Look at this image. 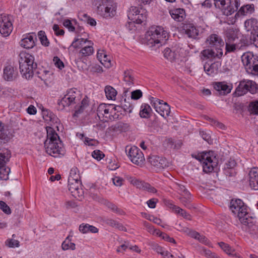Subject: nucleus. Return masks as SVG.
Listing matches in <instances>:
<instances>
[{
	"instance_id": "1a4fd4ad",
	"label": "nucleus",
	"mask_w": 258,
	"mask_h": 258,
	"mask_svg": "<svg viewBox=\"0 0 258 258\" xmlns=\"http://www.w3.org/2000/svg\"><path fill=\"white\" fill-rule=\"evenodd\" d=\"M127 17L130 20L137 24H142L147 20V12L145 9L131 7Z\"/></svg>"
},
{
	"instance_id": "b1692460",
	"label": "nucleus",
	"mask_w": 258,
	"mask_h": 258,
	"mask_svg": "<svg viewBox=\"0 0 258 258\" xmlns=\"http://www.w3.org/2000/svg\"><path fill=\"white\" fill-rule=\"evenodd\" d=\"M244 26L247 31H250L251 34H258V21L256 19L251 18L246 20Z\"/></svg>"
},
{
	"instance_id": "72a5a7b5",
	"label": "nucleus",
	"mask_w": 258,
	"mask_h": 258,
	"mask_svg": "<svg viewBox=\"0 0 258 258\" xmlns=\"http://www.w3.org/2000/svg\"><path fill=\"white\" fill-rule=\"evenodd\" d=\"M111 106L112 107L110 108V109H112V111L110 110L109 112L111 115L110 121L120 118V114L118 113L120 107L119 106H115L112 104H111Z\"/></svg>"
},
{
	"instance_id": "4be33fe9",
	"label": "nucleus",
	"mask_w": 258,
	"mask_h": 258,
	"mask_svg": "<svg viewBox=\"0 0 258 258\" xmlns=\"http://www.w3.org/2000/svg\"><path fill=\"white\" fill-rule=\"evenodd\" d=\"M249 182L250 187L258 190V168L253 167L249 172Z\"/></svg>"
},
{
	"instance_id": "5fc2aeb1",
	"label": "nucleus",
	"mask_w": 258,
	"mask_h": 258,
	"mask_svg": "<svg viewBox=\"0 0 258 258\" xmlns=\"http://www.w3.org/2000/svg\"><path fill=\"white\" fill-rule=\"evenodd\" d=\"M180 201L186 207L189 208V202L190 200V195L188 193V195L186 194L181 196L179 198Z\"/></svg>"
},
{
	"instance_id": "4c0bfd02",
	"label": "nucleus",
	"mask_w": 258,
	"mask_h": 258,
	"mask_svg": "<svg viewBox=\"0 0 258 258\" xmlns=\"http://www.w3.org/2000/svg\"><path fill=\"white\" fill-rule=\"evenodd\" d=\"M14 89L8 87H0V97H9L14 95Z\"/></svg>"
},
{
	"instance_id": "0e129e2a",
	"label": "nucleus",
	"mask_w": 258,
	"mask_h": 258,
	"mask_svg": "<svg viewBox=\"0 0 258 258\" xmlns=\"http://www.w3.org/2000/svg\"><path fill=\"white\" fill-rule=\"evenodd\" d=\"M92 156L94 158L99 161L104 157V154L100 150H94L92 153Z\"/></svg>"
},
{
	"instance_id": "864d4df0",
	"label": "nucleus",
	"mask_w": 258,
	"mask_h": 258,
	"mask_svg": "<svg viewBox=\"0 0 258 258\" xmlns=\"http://www.w3.org/2000/svg\"><path fill=\"white\" fill-rule=\"evenodd\" d=\"M248 111L251 114L258 115V101L252 102L249 104Z\"/></svg>"
},
{
	"instance_id": "7ed1b4c3",
	"label": "nucleus",
	"mask_w": 258,
	"mask_h": 258,
	"mask_svg": "<svg viewBox=\"0 0 258 258\" xmlns=\"http://www.w3.org/2000/svg\"><path fill=\"white\" fill-rule=\"evenodd\" d=\"M168 38V33L161 26L152 27L145 34L144 43L150 47H159Z\"/></svg>"
},
{
	"instance_id": "0eeeda50",
	"label": "nucleus",
	"mask_w": 258,
	"mask_h": 258,
	"mask_svg": "<svg viewBox=\"0 0 258 258\" xmlns=\"http://www.w3.org/2000/svg\"><path fill=\"white\" fill-rule=\"evenodd\" d=\"M116 5L111 0H102L97 6V13L105 18L113 17L116 14Z\"/></svg>"
},
{
	"instance_id": "ddd939ff",
	"label": "nucleus",
	"mask_w": 258,
	"mask_h": 258,
	"mask_svg": "<svg viewBox=\"0 0 258 258\" xmlns=\"http://www.w3.org/2000/svg\"><path fill=\"white\" fill-rule=\"evenodd\" d=\"M149 161L157 172L169 166V162L164 157L153 155L149 157Z\"/></svg>"
},
{
	"instance_id": "3c124183",
	"label": "nucleus",
	"mask_w": 258,
	"mask_h": 258,
	"mask_svg": "<svg viewBox=\"0 0 258 258\" xmlns=\"http://www.w3.org/2000/svg\"><path fill=\"white\" fill-rule=\"evenodd\" d=\"M214 1L215 7L223 11L226 5L230 4V0H214Z\"/></svg>"
},
{
	"instance_id": "603ef678",
	"label": "nucleus",
	"mask_w": 258,
	"mask_h": 258,
	"mask_svg": "<svg viewBox=\"0 0 258 258\" xmlns=\"http://www.w3.org/2000/svg\"><path fill=\"white\" fill-rule=\"evenodd\" d=\"M233 4H234V8L230 9L229 10L225 11V15L226 16L231 15L234 12L237 11L238 8L240 6V3L239 0H234L233 2Z\"/></svg>"
},
{
	"instance_id": "8fccbe9b",
	"label": "nucleus",
	"mask_w": 258,
	"mask_h": 258,
	"mask_svg": "<svg viewBox=\"0 0 258 258\" xmlns=\"http://www.w3.org/2000/svg\"><path fill=\"white\" fill-rule=\"evenodd\" d=\"M207 119L210 121V124L216 127H217L220 129H222V130L225 129V126L224 125V124H223L222 123H221L220 122H219L218 120H216L215 119L210 117H207Z\"/></svg>"
},
{
	"instance_id": "09e8293b",
	"label": "nucleus",
	"mask_w": 258,
	"mask_h": 258,
	"mask_svg": "<svg viewBox=\"0 0 258 258\" xmlns=\"http://www.w3.org/2000/svg\"><path fill=\"white\" fill-rule=\"evenodd\" d=\"M80 17L82 21L87 22V24L92 26H94L96 25V22L95 19L88 16L86 14H83L80 15Z\"/></svg>"
},
{
	"instance_id": "f257e3e1",
	"label": "nucleus",
	"mask_w": 258,
	"mask_h": 258,
	"mask_svg": "<svg viewBox=\"0 0 258 258\" xmlns=\"http://www.w3.org/2000/svg\"><path fill=\"white\" fill-rule=\"evenodd\" d=\"M230 209L238 217L243 231L251 233L255 230V223L252 217L248 215L247 207L241 200L232 199L230 202Z\"/></svg>"
},
{
	"instance_id": "cd10ccee",
	"label": "nucleus",
	"mask_w": 258,
	"mask_h": 258,
	"mask_svg": "<svg viewBox=\"0 0 258 258\" xmlns=\"http://www.w3.org/2000/svg\"><path fill=\"white\" fill-rule=\"evenodd\" d=\"M123 81L125 82L126 85L128 86L134 85L135 78L132 70L124 71Z\"/></svg>"
},
{
	"instance_id": "f03ea898",
	"label": "nucleus",
	"mask_w": 258,
	"mask_h": 258,
	"mask_svg": "<svg viewBox=\"0 0 258 258\" xmlns=\"http://www.w3.org/2000/svg\"><path fill=\"white\" fill-rule=\"evenodd\" d=\"M47 139L44 142L46 152L55 158L60 157L65 154L62 143L55 130L51 127H46Z\"/></svg>"
},
{
	"instance_id": "f704fd0d",
	"label": "nucleus",
	"mask_w": 258,
	"mask_h": 258,
	"mask_svg": "<svg viewBox=\"0 0 258 258\" xmlns=\"http://www.w3.org/2000/svg\"><path fill=\"white\" fill-rule=\"evenodd\" d=\"M75 98H61L58 101V105L60 109H63L65 106H69L75 100Z\"/></svg>"
},
{
	"instance_id": "6ab92c4d",
	"label": "nucleus",
	"mask_w": 258,
	"mask_h": 258,
	"mask_svg": "<svg viewBox=\"0 0 258 258\" xmlns=\"http://www.w3.org/2000/svg\"><path fill=\"white\" fill-rule=\"evenodd\" d=\"M182 50L181 48L176 45L171 48H166L164 51V56L170 61H173L179 58Z\"/></svg>"
},
{
	"instance_id": "c85d7f7f",
	"label": "nucleus",
	"mask_w": 258,
	"mask_h": 258,
	"mask_svg": "<svg viewBox=\"0 0 258 258\" xmlns=\"http://www.w3.org/2000/svg\"><path fill=\"white\" fill-rule=\"evenodd\" d=\"M185 33L189 38L196 39L199 35V31L192 24H188L185 29Z\"/></svg>"
},
{
	"instance_id": "338daca9",
	"label": "nucleus",
	"mask_w": 258,
	"mask_h": 258,
	"mask_svg": "<svg viewBox=\"0 0 258 258\" xmlns=\"http://www.w3.org/2000/svg\"><path fill=\"white\" fill-rule=\"evenodd\" d=\"M63 26L68 28L70 32H75V27L73 25L72 22L69 20L66 19L63 22Z\"/></svg>"
},
{
	"instance_id": "13d9d810",
	"label": "nucleus",
	"mask_w": 258,
	"mask_h": 258,
	"mask_svg": "<svg viewBox=\"0 0 258 258\" xmlns=\"http://www.w3.org/2000/svg\"><path fill=\"white\" fill-rule=\"evenodd\" d=\"M226 36L230 42L233 41L237 38V32L233 29H229L227 31Z\"/></svg>"
},
{
	"instance_id": "a19ab883",
	"label": "nucleus",
	"mask_w": 258,
	"mask_h": 258,
	"mask_svg": "<svg viewBox=\"0 0 258 258\" xmlns=\"http://www.w3.org/2000/svg\"><path fill=\"white\" fill-rule=\"evenodd\" d=\"M80 179L81 177L78 169L76 167H73L70 171L68 179L81 180Z\"/></svg>"
},
{
	"instance_id": "58836bf2",
	"label": "nucleus",
	"mask_w": 258,
	"mask_h": 258,
	"mask_svg": "<svg viewBox=\"0 0 258 258\" xmlns=\"http://www.w3.org/2000/svg\"><path fill=\"white\" fill-rule=\"evenodd\" d=\"M104 221L107 225L111 227L118 228L121 230H123V226L121 224L119 223L117 221L113 219L107 218L105 219Z\"/></svg>"
},
{
	"instance_id": "69168bd1",
	"label": "nucleus",
	"mask_w": 258,
	"mask_h": 258,
	"mask_svg": "<svg viewBox=\"0 0 258 258\" xmlns=\"http://www.w3.org/2000/svg\"><path fill=\"white\" fill-rule=\"evenodd\" d=\"M10 157L9 154L6 156L5 153H0V168L6 164L9 161Z\"/></svg>"
},
{
	"instance_id": "9d476101",
	"label": "nucleus",
	"mask_w": 258,
	"mask_h": 258,
	"mask_svg": "<svg viewBox=\"0 0 258 258\" xmlns=\"http://www.w3.org/2000/svg\"><path fill=\"white\" fill-rule=\"evenodd\" d=\"M128 146L126 147L125 152L130 160L136 165H142L145 161L142 152L136 146L130 147L128 149Z\"/></svg>"
},
{
	"instance_id": "e2e57ef3",
	"label": "nucleus",
	"mask_w": 258,
	"mask_h": 258,
	"mask_svg": "<svg viewBox=\"0 0 258 258\" xmlns=\"http://www.w3.org/2000/svg\"><path fill=\"white\" fill-rule=\"evenodd\" d=\"M42 112L43 117L45 116L48 118H46V120H51L52 119H53L54 115L52 112H51L50 111L48 110L47 109L44 108L43 107L42 109Z\"/></svg>"
},
{
	"instance_id": "aec40b11",
	"label": "nucleus",
	"mask_w": 258,
	"mask_h": 258,
	"mask_svg": "<svg viewBox=\"0 0 258 258\" xmlns=\"http://www.w3.org/2000/svg\"><path fill=\"white\" fill-rule=\"evenodd\" d=\"M18 75V72L16 67L11 64L4 67L3 77L5 80L13 81L17 78Z\"/></svg>"
},
{
	"instance_id": "20e7f679",
	"label": "nucleus",
	"mask_w": 258,
	"mask_h": 258,
	"mask_svg": "<svg viewBox=\"0 0 258 258\" xmlns=\"http://www.w3.org/2000/svg\"><path fill=\"white\" fill-rule=\"evenodd\" d=\"M19 57L20 71L22 77L27 80L31 79L34 75V70L37 68L34 57L28 53L22 52Z\"/></svg>"
},
{
	"instance_id": "79ce46f5",
	"label": "nucleus",
	"mask_w": 258,
	"mask_h": 258,
	"mask_svg": "<svg viewBox=\"0 0 258 258\" xmlns=\"http://www.w3.org/2000/svg\"><path fill=\"white\" fill-rule=\"evenodd\" d=\"M61 247L63 250H66L69 249L74 250L76 248L75 244L71 242L69 240V237H67L66 240L62 242Z\"/></svg>"
},
{
	"instance_id": "6e6552de",
	"label": "nucleus",
	"mask_w": 258,
	"mask_h": 258,
	"mask_svg": "<svg viewBox=\"0 0 258 258\" xmlns=\"http://www.w3.org/2000/svg\"><path fill=\"white\" fill-rule=\"evenodd\" d=\"M248 92L252 94L257 93L258 85L253 81L243 80L239 82L234 93L240 97L245 95Z\"/></svg>"
},
{
	"instance_id": "2eb2a0df",
	"label": "nucleus",
	"mask_w": 258,
	"mask_h": 258,
	"mask_svg": "<svg viewBox=\"0 0 258 258\" xmlns=\"http://www.w3.org/2000/svg\"><path fill=\"white\" fill-rule=\"evenodd\" d=\"M111 104H101L97 108V115L100 119L103 122H108L110 120V111H112Z\"/></svg>"
},
{
	"instance_id": "bf43d9fd",
	"label": "nucleus",
	"mask_w": 258,
	"mask_h": 258,
	"mask_svg": "<svg viewBox=\"0 0 258 258\" xmlns=\"http://www.w3.org/2000/svg\"><path fill=\"white\" fill-rule=\"evenodd\" d=\"M6 245L9 247H18L20 246V242L17 240L12 239H8L5 242Z\"/></svg>"
},
{
	"instance_id": "5701e85b",
	"label": "nucleus",
	"mask_w": 258,
	"mask_h": 258,
	"mask_svg": "<svg viewBox=\"0 0 258 258\" xmlns=\"http://www.w3.org/2000/svg\"><path fill=\"white\" fill-rule=\"evenodd\" d=\"M216 51L207 49L203 50L201 54L205 59L220 58L223 55L222 49H218Z\"/></svg>"
},
{
	"instance_id": "de8ad7c7",
	"label": "nucleus",
	"mask_w": 258,
	"mask_h": 258,
	"mask_svg": "<svg viewBox=\"0 0 258 258\" xmlns=\"http://www.w3.org/2000/svg\"><path fill=\"white\" fill-rule=\"evenodd\" d=\"M114 128L118 131L126 132L130 128V125L127 123L119 122L114 126Z\"/></svg>"
},
{
	"instance_id": "c756f323",
	"label": "nucleus",
	"mask_w": 258,
	"mask_h": 258,
	"mask_svg": "<svg viewBox=\"0 0 258 258\" xmlns=\"http://www.w3.org/2000/svg\"><path fill=\"white\" fill-rule=\"evenodd\" d=\"M89 98H84L81 101V105H77L76 107V110L73 116L77 117L79 114L81 113L83 110L89 106Z\"/></svg>"
},
{
	"instance_id": "bb28decb",
	"label": "nucleus",
	"mask_w": 258,
	"mask_h": 258,
	"mask_svg": "<svg viewBox=\"0 0 258 258\" xmlns=\"http://www.w3.org/2000/svg\"><path fill=\"white\" fill-rule=\"evenodd\" d=\"M171 17L175 21L181 22L185 16V11L183 9H175L171 10L169 12Z\"/></svg>"
},
{
	"instance_id": "c03bdc74",
	"label": "nucleus",
	"mask_w": 258,
	"mask_h": 258,
	"mask_svg": "<svg viewBox=\"0 0 258 258\" xmlns=\"http://www.w3.org/2000/svg\"><path fill=\"white\" fill-rule=\"evenodd\" d=\"M104 91L106 97H116L117 91L112 86L108 85L105 87Z\"/></svg>"
},
{
	"instance_id": "39448f33",
	"label": "nucleus",
	"mask_w": 258,
	"mask_h": 258,
	"mask_svg": "<svg viewBox=\"0 0 258 258\" xmlns=\"http://www.w3.org/2000/svg\"><path fill=\"white\" fill-rule=\"evenodd\" d=\"M196 159L202 164L203 171L207 173L212 172L218 164V159L213 151L203 152Z\"/></svg>"
},
{
	"instance_id": "393cba45",
	"label": "nucleus",
	"mask_w": 258,
	"mask_h": 258,
	"mask_svg": "<svg viewBox=\"0 0 258 258\" xmlns=\"http://www.w3.org/2000/svg\"><path fill=\"white\" fill-rule=\"evenodd\" d=\"M254 12V6L253 4H248L242 6L236 13L235 17L245 16L251 14Z\"/></svg>"
},
{
	"instance_id": "49530a36",
	"label": "nucleus",
	"mask_w": 258,
	"mask_h": 258,
	"mask_svg": "<svg viewBox=\"0 0 258 258\" xmlns=\"http://www.w3.org/2000/svg\"><path fill=\"white\" fill-rule=\"evenodd\" d=\"M94 51V49L92 46H86L82 48L80 51V53L82 54V56H87L93 54Z\"/></svg>"
},
{
	"instance_id": "2f4dec72",
	"label": "nucleus",
	"mask_w": 258,
	"mask_h": 258,
	"mask_svg": "<svg viewBox=\"0 0 258 258\" xmlns=\"http://www.w3.org/2000/svg\"><path fill=\"white\" fill-rule=\"evenodd\" d=\"M244 41V39H240V41L241 42V44L240 46L238 44H231L228 43V42H226L225 49L226 50V52H231L234 51L237 48L240 49L242 47H245L246 46V43L244 42H242V41Z\"/></svg>"
},
{
	"instance_id": "f3484780",
	"label": "nucleus",
	"mask_w": 258,
	"mask_h": 258,
	"mask_svg": "<svg viewBox=\"0 0 258 258\" xmlns=\"http://www.w3.org/2000/svg\"><path fill=\"white\" fill-rule=\"evenodd\" d=\"M69 190L75 198L80 197L83 195V191L81 186V180L68 179Z\"/></svg>"
},
{
	"instance_id": "e433bc0d",
	"label": "nucleus",
	"mask_w": 258,
	"mask_h": 258,
	"mask_svg": "<svg viewBox=\"0 0 258 258\" xmlns=\"http://www.w3.org/2000/svg\"><path fill=\"white\" fill-rule=\"evenodd\" d=\"M120 108H122L124 111L131 112L132 110V106L129 101H127L126 98H123L120 101V105H118Z\"/></svg>"
},
{
	"instance_id": "6e6d98bb",
	"label": "nucleus",
	"mask_w": 258,
	"mask_h": 258,
	"mask_svg": "<svg viewBox=\"0 0 258 258\" xmlns=\"http://www.w3.org/2000/svg\"><path fill=\"white\" fill-rule=\"evenodd\" d=\"M81 96L80 91L77 88H72L67 91V93L64 97H80Z\"/></svg>"
},
{
	"instance_id": "dca6fc26",
	"label": "nucleus",
	"mask_w": 258,
	"mask_h": 258,
	"mask_svg": "<svg viewBox=\"0 0 258 258\" xmlns=\"http://www.w3.org/2000/svg\"><path fill=\"white\" fill-rule=\"evenodd\" d=\"M206 44L210 47H214L216 50L222 49L224 45V42L221 37L216 34H212L209 36L206 40Z\"/></svg>"
},
{
	"instance_id": "f8f14e48",
	"label": "nucleus",
	"mask_w": 258,
	"mask_h": 258,
	"mask_svg": "<svg viewBox=\"0 0 258 258\" xmlns=\"http://www.w3.org/2000/svg\"><path fill=\"white\" fill-rule=\"evenodd\" d=\"M13 30L11 17L6 14L0 15V33L4 37L10 35Z\"/></svg>"
},
{
	"instance_id": "c9c22d12",
	"label": "nucleus",
	"mask_w": 258,
	"mask_h": 258,
	"mask_svg": "<svg viewBox=\"0 0 258 258\" xmlns=\"http://www.w3.org/2000/svg\"><path fill=\"white\" fill-rule=\"evenodd\" d=\"M220 247L228 255L233 256L234 254V249L229 246V244L223 242L218 243Z\"/></svg>"
},
{
	"instance_id": "4468645a",
	"label": "nucleus",
	"mask_w": 258,
	"mask_h": 258,
	"mask_svg": "<svg viewBox=\"0 0 258 258\" xmlns=\"http://www.w3.org/2000/svg\"><path fill=\"white\" fill-rule=\"evenodd\" d=\"M214 92L217 95H227L232 89L231 84L228 85L225 82H217L213 83Z\"/></svg>"
},
{
	"instance_id": "ea45409f",
	"label": "nucleus",
	"mask_w": 258,
	"mask_h": 258,
	"mask_svg": "<svg viewBox=\"0 0 258 258\" xmlns=\"http://www.w3.org/2000/svg\"><path fill=\"white\" fill-rule=\"evenodd\" d=\"M10 172V168L7 167L6 164L0 168V178L2 180H7Z\"/></svg>"
},
{
	"instance_id": "37998d69",
	"label": "nucleus",
	"mask_w": 258,
	"mask_h": 258,
	"mask_svg": "<svg viewBox=\"0 0 258 258\" xmlns=\"http://www.w3.org/2000/svg\"><path fill=\"white\" fill-rule=\"evenodd\" d=\"M87 41H88L87 39L76 38L73 41L71 46L76 49L80 48Z\"/></svg>"
},
{
	"instance_id": "412c9836",
	"label": "nucleus",
	"mask_w": 258,
	"mask_h": 258,
	"mask_svg": "<svg viewBox=\"0 0 258 258\" xmlns=\"http://www.w3.org/2000/svg\"><path fill=\"white\" fill-rule=\"evenodd\" d=\"M35 39H36V36L34 33H29L21 41V45L27 49L33 48L35 44Z\"/></svg>"
},
{
	"instance_id": "a878e982",
	"label": "nucleus",
	"mask_w": 258,
	"mask_h": 258,
	"mask_svg": "<svg viewBox=\"0 0 258 258\" xmlns=\"http://www.w3.org/2000/svg\"><path fill=\"white\" fill-rule=\"evenodd\" d=\"M131 179V182L133 184L137 185V186H139L140 184H141L143 189L147 190L151 193H155L157 192L156 189L149 183L146 182L141 183V181L138 180L135 178Z\"/></svg>"
},
{
	"instance_id": "9b49d317",
	"label": "nucleus",
	"mask_w": 258,
	"mask_h": 258,
	"mask_svg": "<svg viewBox=\"0 0 258 258\" xmlns=\"http://www.w3.org/2000/svg\"><path fill=\"white\" fill-rule=\"evenodd\" d=\"M151 105L162 117L166 118L170 113V106L165 101L158 98H152Z\"/></svg>"
},
{
	"instance_id": "473e14b6",
	"label": "nucleus",
	"mask_w": 258,
	"mask_h": 258,
	"mask_svg": "<svg viewBox=\"0 0 258 258\" xmlns=\"http://www.w3.org/2000/svg\"><path fill=\"white\" fill-rule=\"evenodd\" d=\"M151 108L149 105L144 104L141 105L140 115L142 118H149L151 114Z\"/></svg>"
},
{
	"instance_id": "052dcab7",
	"label": "nucleus",
	"mask_w": 258,
	"mask_h": 258,
	"mask_svg": "<svg viewBox=\"0 0 258 258\" xmlns=\"http://www.w3.org/2000/svg\"><path fill=\"white\" fill-rule=\"evenodd\" d=\"M53 61L55 66L59 70H62L64 68V65L63 62L58 56H54L53 58Z\"/></svg>"
},
{
	"instance_id": "680f3d73",
	"label": "nucleus",
	"mask_w": 258,
	"mask_h": 258,
	"mask_svg": "<svg viewBox=\"0 0 258 258\" xmlns=\"http://www.w3.org/2000/svg\"><path fill=\"white\" fill-rule=\"evenodd\" d=\"M156 235H159L160 236L162 237V238L170 242L175 243V240L174 238L169 237L168 235L165 233L161 232L160 230L157 231Z\"/></svg>"
},
{
	"instance_id": "423d86ee",
	"label": "nucleus",
	"mask_w": 258,
	"mask_h": 258,
	"mask_svg": "<svg viewBox=\"0 0 258 258\" xmlns=\"http://www.w3.org/2000/svg\"><path fill=\"white\" fill-rule=\"evenodd\" d=\"M241 61L248 74L258 76V56L246 52L241 56Z\"/></svg>"
},
{
	"instance_id": "774afa93",
	"label": "nucleus",
	"mask_w": 258,
	"mask_h": 258,
	"mask_svg": "<svg viewBox=\"0 0 258 258\" xmlns=\"http://www.w3.org/2000/svg\"><path fill=\"white\" fill-rule=\"evenodd\" d=\"M0 209L6 214H10L11 213V210L6 203L3 201H0Z\"/></svg>"
},
{
	"instance_id": "7c9ffc66",
	"label": "nucleus",
	"mask_w": 258,
	"mask_h": 258,
	"mask_svg": "<svg viewBox=\"0 0 258 258\" xmlns=\"http://www.w3.org/2000/svg\"><path fill=\"white\" fill-rule=\"evenodd\" d=\"M79 230L83 233L91 232L96 233L98 232V229L95 226L90 225L88 224H82L79 226Z\"/></svg>"
},
{
	"instance_id": "a211bd4d",
	"label": "nucleus",
	"mask_w": 258,
	"mask_h": 258,
	"mask_svg": "<svg viewBox=\"0 0 258 258\" xmlns=\"http://www.w3.org/2000/svg\"><path fill=\"white\" fill-rule=\"evenodd\" d=\"M13 137L8 125L0 121V146L8 143Z\"/></svg>"
},
{
	"instance_id": "4d7b16f0",
	"label": "nucleus",
	"mask_w": 258,
	"mask_h": 258,
	"mask_svg": "<svg viewBox=\"0 0 258 258\" xmlns=\"http://www.w3.org/2000/svg\"><path fill=\"white\" fill-rule=\"evenodd\" d=\"M142 214L145 218H146L151 221H153L154 223H155L158 225H160L161 224V220L159 218L155 217L154 216H153L152 215H149L146 213H142Z\"/></svg>"
},
{
	"instance_id": "a18cd8bd",
	"label": "nucleus",
	"mask_w": 258,
	"mask_h": 258,
	"mask_svg": "<svg viewBox=\"0 0 258 258\" xmlns=\"http://www.w3.org/2000/svg\"><path fill=\"white\" fill-rule=\"evenodd\" d=\"M38 36L40 39L41 43L44 46H48L49 41H48L44 31H40L38 33Z\"/></svg>"
}]
</instances>
